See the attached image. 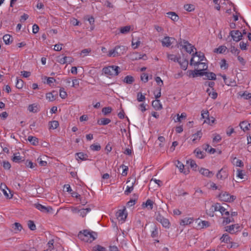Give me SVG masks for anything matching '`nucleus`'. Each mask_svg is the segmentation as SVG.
Segmentation results:
<instances>
[{
    "instance_id": "nucleus-1",
    "label": "nucleus",
    "mask_w": 251,
    "mask_h": 251,
    "mask_svg": "<svg viewBox=\"0 0 251 251\" xmlns=\"http://www.w3.org/2000/svg\"><path fill=\"white\" fill-rule=\"evenodd\" d=\"M97 233L94 231L84 230L78 234V237L81 240L85 242L91 243L97 238Z\"/></svg>"
},
{
    "instance_id": "nucleus-2",
    "label": "nucleus",
    "mask_w": 251,
    "mask_h": 251,
    "mask_svg": "<svg viewBox=\"0 0 251 251\" xmlns=\"http://www.w3.org/2000/svg\"><path fill=\"white\" fill-rule=\"evenodd\" d=\"M127 50V48L124 46H116L114 49L109 50L107 56L109 57H115L124 54Z\"/></svg>"
},
{
    "instance_id": "nucleus-3",
    "label": "nucleus",
    "mask_w": 251,
    "mask_h": 251,
    "mask_svg": "<svg viewBox=\"0 0 251 251\" xmlns=\"http://www.w3.org/2000/svg\"><path fill=\"white\" fill-rule=\"evenodd\" d=\"M120 68L115 65L105 67L102 69V73L107 77L117 75L119 73Z\"/></svg>"
},
{
    "instance_id": "nucleus-4",
    "label": "nucleus",
    "mask_w": 251,
    "mask_h": 251,
    "mask_svg": "<svg viewBox=\"0 0 251 251\" xmlns=\"http://www.w3.org/2000/svg\"><path fill=\"white\" fill-rule=\"evenodd\" d=\"M155 219L156 221L160 223L164 227L167 228H169L170 227V223L169 220L164 217L160 214L158 213L156 216Z\"/></svg>"
},
{
    "instance_id": "nucleus-5",
    "label": "nucleus",
    "mask_w": 251,
    "mask_h": 251,
    "mask_svg": "<svg viewBox=\"0 0 251 251\" xmlns=\"http://www.w3.org/2000/svg\"><path fill=\"white\" fill-rule=\"evenodd\" d=\"M212 207L215 211H219L223 216H228L229 215V212L227 209L224 206L221 205L220 203H217Z\"/></svg>"
},
{
    "instance_id": "nucleus-6",
    "label": "nucleus",
    "mask_w": 251,
    "mask_h": 251,
    "mask_svg": "<svg viewBox=\"0 0 251 251\" xmlns=\"http://www.w3.org/2000/svg\"><path fill=\"white\" fill-rule=\"evenodd\" d=\"M225 230L230 234H235L240 230V226L239 224H234L226 226Z\"/></svg>"
},
{
    "instance_id": "nucleus-7",
    "label": "nucleus",
    "mask_w": 251,
    "mask_h": 251,
    "mask_svg": "<svg viewBox=\"0 0 251 251\" xmlns=\"http://www.w3.org/2000/svg\"><path fill=\"white\" fill-rule=\"evenodd\" d=\"M127 214L126 212V209L125 208L123 209L119 210L116 214L117 219L119 221H121L122 223L125 222L126 219L127 217Z\"/></svg>"
},
{
    "instance_id": "nucleus-8",
    "label": "nucleus",
    "mask_w": 251,
    "mask_h": 251,
    "mask_svg": "<svg viewBox=\"0 0 251 251\" xmlns=\"http://www.w3.org/2000/svg\"><path fill=\"white\" fill-rule=\"evenodd\" d=\"M219 198L221 201L227 202L233 201L235 199V196L226 192L221 193L219 195Z\"/></svg>"
},
{
    "instance_id": "nucleus-9",
    "label": "nucleus",
    "mask_w": 251,
    "mask_h": 251,
    "mask_svg": "<svg viewBox=\"0 0 251 251\" xmlns=\"http://www.w3.org/2000/svg\"><path fill=\"white\" fill-rule=\"evenodd\" d=\"M34 206L38 210L43 213H50L52 211V208L50 206H45L40 203H34Z\"/></svg>"
},
{
    "instance_id": "nucleus-10",
    "label": "nucleus",
    "mask_w": 251,
    "mask_h": 251,
    "mask_svg": "<svg viewBox=\"0 0 251 251\" xmlns=\"http://www.w3.org/2000/svg\"><path fill=\"white\" fill-rule=\"evenodd\" d=\"M230 35L233 40L237 42L242 39V34L239 30H231L230 32Z\"/></svg>"
},
{
    "instance_id": "nucleus-11",
    "label": "nucleus",
    "mask_w": 251,
    "mask_h": 251,
    "mask_svg": "<svg viewBox=\"0 0 251 251\" xmlns=\"http://www.w3.org/2000/svg\"><path fill=\"white\" fill-rule=\"evenodd\" d=\"M180 46L182 47V48L184 49L185 50L189 53H191L193 51V50L196 48L194 46L190 44L188 41L184 40Z\"/></svg>"
},
{
    "instance_id": "nucleus-12",
    "label": "nucleus",
    "mask_w": 251,
    "mask_h": 251,
    "mask_svg": "<svg viewBox=\"0 0 251 251\" xmlns=\"http://www.w3.org/2000/svg\"><path fill=\"white\" fill-rule=\"evenodd\" d=\"M228 172L226 168H223L219 170L217 174V177L218 179L224 180L228 177Z\"/></svg>"
},
{
    "instance_id": "nucleus-13",
    "label": "nucleus",
    "mask_w": 251,
    "mask_h": 251,
    "mask_svg": "<svg viewBox=\"0 0 251 251\" xmlns=\"http://www.w3.org/2000/svg\"><path fill=\"white\" fill-rule=\"evenodd\" d=\"M130 58L132 60H136L141 59L146 60L147 56L146 54H141L138 52H134L130 55Z\"/></svg>"
},
{
    "instance_id": "nucleus-14",
    "label": "nucleus",
    "mask_w": 251,
    "mask_h": 251,
    "mask_svg": "<svg viewBox=\"0 0 251 251\" xmlns=\"http://www.w3.org/2000/svg\"><path fill=\"white\" fill-rule=\"evenodd\" d=\"M73 61V59L71 57L64 56L59 58L58 62L61 64H64L65 63L70 64Z\"/></svg>"
},
{
    "instance_id": "nucleus-15",
    "label": "nucleus",
    "mask_w": 251,
    "mask_h": 251,
    "mask_svg": "<svg viewBox=\"0 0 251 251\" xmlns=\"http://www.w3.org/2000/svg\"><path fill=\"white\" fill-rule=\"evenodd\" d=\"M172 40H174V38H170L168 36L165 37L161 41L162 46L167 47L170 46L172 44Z\"/></svg>"
},
{
    "instance_id": "nucleus-16",
    "label": "nucleus",
    "mask_w": 251,
    "mask_h": 251,
    "mask_svg": "<svg viewBox=\"0 0 251 251\" xmlns=\"http://www.w3.org/2000/svg\"><path fill=\"white\" fill-rule=\"evenodd\" d=\"M190 65L197 66L199 65H202V68L201 69L202 71L206 70L207 68V65L205 63H201L199 61H194L193 58H192L190 60Z\"/></svg>"
},
{
    "instance_id": "nucleus-17",
    "label": "nucleus",
    "mask_w": 251,
    "mask_h": 251,
    "mask_svg": "<svg viewBox=\"0 0 251 251\" xmlns=\"http://www.w3.org/2000/svg\"><path fill=\"white\" fill-rule=\"evenodd\" d=\"M200 173L204 176L208 177H211L214 175V173L212 172L205 168H201L200 170Z\"/></svg>"
},
{
    "instance_id": "nucleus-18",
    "label": "nucleus",
    "mask_w": 251,
    "mask_h": 251,
    "mask_svg": "<svg viewBox=\"0 0 251 251\" xmlns=\"http://www.w3.org/2000/svg\"><path fill=\"white\" fill-rule=\"evenodd\" d=\"M194 221V218H185L183 219H182L180 222V225L181 226H186L191 224Z\"/></svg>"
},
{
    "instance_id": "nucleus-19",
    "label": "nucleus",
    "mask_w": 251,
    "mask_h": 251,
    "mask_svg": "<svg viewBox=\"0 0 251 251\" xmlns=\"http://www.w3.org/2000/svg\"><path fill=\"white\" fill-rule=\"evenodd\" d=\"M201 117L203 119H205L204 121V123H207L208 124H211V122L210 121V117H209V112L206 110H202L201 111Z\"/></svg>"
},
{
    "instance_id": "nucleus-20",
    "label": "nucleus",
    "mask_w": 251,
    "mask_h": 251,
    "mask_svg": "<svg viewBox=\"0 0 251 251\" xmlns=\"http://www.w3.org/2000/svg\"><path fill=\"white\" fill-rule=\"evenodd\" d=\"M153 202L150 199H148L145 202L142 204L143 208H147L150 210L153 208Z\"/></svg>"
},
{
    "instance_id": "nucleus-21",
    "label": "nucleus",
    "mask_w": 251,
    "mask_h": 251,
    "mask_svg": "<svg viewBox=\"0 0 251 251\" xmlns=\"http://www.w3.org/2000/svg\"><path fill=\"white\" fill-rule=\"evenodd\" d=\"M223 219V224L224 225H226L230 223L234 222L233 218L232 216H230L229 215L228 216H224Z\"/></svg>"
},
{
    "instance_id": "nucleus-22",
    "label": "nucleus",
    "mask_w": 251,
    "mask_h": 251,
    "mask_svg": "<svg viewBox=\"0 0 251 251\" xmlns=\"http://www.w3.org/2000/svg\"><path fill=\"white\" fill-rule=\"evenodd\" d=\"M28 110L30 112L37 113L39 111V106L36 103L30 104L28 107Z\"/></svg>"
},
{
    "instance_id": "nucleus-23",
    "label": "nucleus",
    "mask_w": 251,
    "mask_h": 251,
    "mask_svg": "<svg viewBox=\"0 0 251 251\" xmlns=\"http://www.w3.org/2000/svg\"><path fill=\"white\" fill-rule=\"evenodd\" d=\"M231 238L227 233L223 234L222 236L220 238L221 242L225 243H228L231 242Z\"/></svg>"
},
{
    "instance_id": "nucleus-24",
    "label": "nucleus",
    "mask_w": 251,
    "mask_h": 251,
    "mask_svg": "<svg viewBox=\"0 0 251 251\" xmlns=\"http://www.w3.org/2000/svg\"><path fill=\"white\" fill-rule=\"evenodd\" d=\"M178 63L179 64L181 68L184 70H186L188 67V61L185 59H182L181 58L180 60L178 61Z\"/></svg>"
},
{
    "instance_id": "nucleus-25",
    "label": "nucleus",
    "mask_w": 251,
    "mask_h": 251,
    "mask_svg": "<svg viewBox=\"0 0 251 251\" xmlns=\"http://www.w3.org/2000/svg\"><path fill=\"white\" fill-rule=\"evenodd\" d=\"M167 15H168V17L171 19L173 21L176 22L178 20V16L175 12H169L167 13Z\"/></svg>"
},
{
    "instance_id": "nucleus-26",
    "label": "nucleus",
    "mask_w": 251,
    "mask_h": 251,
    "mask_svg": "<svg viewBox=\"0 0 251 251\" xmlns=\"http://www.w3.org/2000/svg\"><path fill=\"white\" fill-rule=\"evenodd\" d=\"M202 136V132L201 131H198L195 134H193L191 139L193 142H196L197 140H199Z\"/></svg>"
},
{
    "instance_id": "nucleus-27",
    "label": "nucleus",
    "mask_w": 251,
    "mask_h": 251,
    "mask_svg": "<svg viewBox=\"0 0 251 251\" xmlns=\"http://www.w3.org/2000/svg\"><path fill=\"white\" fill-rule=\"evenodd\" d=\"M206 92L208 94V95L211 97V98L213 99H216L217 97L218 94L216 92L214 91L213 88L211 90L210 89H207L206 90Z\"/></svg>"
},
{
    "instance_id": "nucleus-28",
    "label": "nucleus",
    "mask_w": 251,
    "mask_h": 251,
    "mask_svg": "<svg viewBox=\"0 0 251 251\" xmlns=\"http://www.w3.org/2000/svg\"><path fill=\"white\" fill-rule=\"evenodd\" d=\"M241 128L244 131L249 129L250 124L246 121H243L240 124Z\"/></svg>"
},
{
    "instance_id": "nucleus-29",
    "label": "nucleus",
    "mask_w": 251,
    "mask_h": 251,
    "mask_svg": "<svg viewBox=\"0 0 251 251\" xmlns=\"http://www.w3.org/2000/svg\"><path fill=\"white\" fill-rule=\"evenodd\" d=\"M91 209L90 208H81L80 210L79 216L84 217L86 214L89 213L90 211H91Z\"/></svg>"
},
{
    "instance_id": "nucleus-30",
    "label": "nucleus",
    "mask_w": 251,
    "mask_h": 251,
    "mask_svg": "<svg viewBox=\"0 0 251 251\" xmlns=\"http://www.w3.org/2000/svg\"><path fill=\"white\" fill-rule=\"evenodd\" d=\"M167 57L168 59L174 61L175 62H178L179 60H180V56H177L176 55L172 54H168L167 55Z\"/></svg>"
},
{
    "instance_id": "nucleus-31",
    "label": "nucleus",
    "mask_w": 251,
    "mask_h": 251,
    "mask_svg": "<svg viewBox=\"0 0 251 251\" xmlns=\"http://www.w3.org/2000/svg\"><path fill=\"white\" fill-rule=\"evenodd\" d=\"M227 48L225 46H221L218 48L215 49L214 52L215 53H224L226 51Z\"/></svg>"
},
{
    "instance_id": "nucleus-32",
    "label": "nucleus",
    "mask_w": 251,
    "mask_h": 251,
    "mask_svg": "<svg viewBox=\"0 0 251 251\" xmlns=\"http://www.w3.org/2000/svg\"><path fill=\"white\" fill-rule=\"evenodd\" d=\"M3 40L5 44L6 45H9L12 42V38L9 34L4 35L3 37Z\"/></svg>"
},
{
    "instance_id": "nucleus-33",
    "label": "nucleus",
    "mask_w": 251,
    "mask_h": 251,
    "mask_svg": "<svg viewBox=\"0 0 251 251\" xmlns=\"http://www.w3.org/2000/svg\"><path fill=\"white\" fill-rule=\"evenodd\" d=\"M27 140L33 145L36 146L38 144V140L35 137L29 136Z\"/></svg>"
},
{
    "instance_id": "nucleus-34",
    "label": "nucleus",
    "mask_w": 251,
    "mask_h": 251,
    "mask_svg": "<svg viewBox=\"0 0 251 251\" xmlns=\"http://www.w3.org/2000/svg\"><path fill=\"white\" fill-rule=\"evenodd\" d=\"M134 81V78L131 75L126 76L123 80L124 82L126 84H132Z\"/></svg>"
},
{
    "instance_id": "nucleus-35",
    "label": "nucleus",
    "mask_w": 251,
    "mask_h": 251,
    "mask_svg": "<svg viewBox=\"0 0 251 251\" xmlns=\"http://www.w3.org/2000/svg\"><path fill=\"white\" fill-rule=\"evenodd\" d=\"M12 160L16 163H20L23 161L22 157L20 156L19 152L14 154Z\"/></svg>"
},
{
    "instance_id": "nucleus-36",
    "label": "nucleus",
    "mask_w": 251,
    "mask_h": 251,
    "mask_svg": "<svg viewBox=\"0 0 251 251\" xmlns=\"http://www.w3.org/2000/svg\"><path fill=\"white\" fill-rule=\"evenodd\" d=\"M111 122V120L108 118H102L98 121L100 125H106Z\"/></svg>"
},
{
    "instance_id": "nucleus-37",
    "label": "nucleus",
    "mask_w": 251,
    "mask_h": 251,
    "mask_svg": "<svg viewBox=\"0 0 251 251\" xmlns=\"http://www.w3.org/2000/svg\"><path fill=\"white\" fill-rule=\"evenodd\" d=\"M77 156V159H80L81 160H86L87 159L88 156L86 154L83 152H78L76 153Z\"/></svg>"
},
{
    "instance_id": "nucleus-38",
    "label": "nucleus",
    "mask_w": 251,
    "mask_h": 251,
    "mask_svg": "<svg viewBox=\"0 0 251 251\" xmlns=\"http://www.w3.org/2000/svg\"><path fill=\"white\" fill-rule=\"evenodd\" d=\"M204 75L209 80H215L216 79V75L212 72L204 73Z\"/></svg>"
},
{
    "instance_id": "nucleus-39",
    "label": "nucleus",
    "mask_w": 251,
    "mask_h": 251,
    "mask_svg": "<svg viewBox=\"0 0 251 251\" xmlns=\"http://www.w3.org/2000/svg\"><path fill=\"white\" fill-rule=\"evenodd\" d=\"M198 226H199L200 228H203L209 226L210 224L208 221H201L199 223Z\"/></svg>"
},
{
    "instance_id": "nucleus-40",
    "label": "nucleus",
    "mask_w": 251,
    "mask_h": 251,
    "mask_svg": "<svg viewBox=\"0 0 251 251\" xmlns=\"http://www.w3.org/2000/svg\"><path fill=\"white\" fill-rule=\"evenodd\" d=\"M194 152L196 154V156L198 158L201 159L204 157L203 152L199 149L195 150Z\"/></svg>"
},
{
    "instance_id": "nucleus-41",
    "label": "nucleus",
    "mask_w": 251,
    "mask_h": 251,
    "mask_svg": "<svg viewBox=\"0 0 251 251\" xmlns=\"http://www.w3.org/2000/svg\"><path fill=\"white\" fill-rule=\"evenodd\" d=\"M193 57L192 58L194 57L195 56H197L199 57V60L198 61H199L200 62L202 60H203V59L204 58V55L203 53H201V52H196L195 53L193 54Z\"/></svg>"
},
{
    "instance_id": "nucleus-42",
    "label": "nucleus",
    "mask_w": 251,
    "mask_h": 251,
    "mask_svg": "<svg viewBox=\"0 0 251 251\" xmlns=\"http://www.w3.org/2000/svg\"><path fill=\"white\" fill-rule=\"evenodd\" d=\"M184 8L185 10L191 12L195 10V5L192 4H187L184 5Z\"/></svg>"
},
{
    "instance_id": "nucleus-43",
    "label": "nucleus",
    "mask_w": 251,
    "mask_h": 251,
    "mask_svg": "<svg viewBox=\"0 0 251 251\" xmlns=\"http://www.w3.org/2000/svg\"><path fill=\"white\" fill-rule=\"evenodd\" d=\"M24 82L22 79L17 78L16 83V87L17 88L19 89H22L24 86Z\"/></svg>"
},
{
    "instance_id": "nucleus-44",
    "label": "nucleus",
    "mask_w": 251,
    "mask_h": 251,
    "mask_svg": "<svg viewBox=\"0 0 251 251\" xmlns=\"http://www.w3.org/2000/svg\"><path fill=\"white\" fill-rule=\"evenodd\" d=\"M130 28V26L128 25L122 27L120 28V33L122 34H126L129 32Z\"/></svg>"
},
{
    "instance_id": "nucleus-45",
    "label": "nucleus",
    "mask_w": 251,
    "mask_h": 251,
    "mask_svg": "<svg viewBox=\"0 0 251 251\" xmlns=\"http://www.w3.org/2000/svg\"><path fill=\"white\" fill-rule=\"evenodd\" d=\"M152 105L157 109H160L162 108V105L160 104L159 100H153L152 102Z\"/></svg>"
},
{
    "instance_id": "nucleus-46",
    "label": "nucleus",
    "mask_w": 251,
    "mask_h": 251,
    "mask_svg": "<svg viewBox=\"0 0 251 251\" xmlns=\"http://www.w3.org/2000/svg\"><path fill=\"white\" fill-rule=\"evenodd\" d=\"M59 126V123L57 121H52L50 123V128L52 129H56Z\"/></svg>"
},
{
    "instance_id": "nucleus-47",
    "label": "nucleus",
    "mask_w": 251,
    "mask_h": 251,
    "mask_svg": "<svg viewBox=\"0 0 251 251\" xmlns=\"http://www.w3.org/2000/svg\"><path fill=\"white\" fill-rule=\"evenodd\" d=\"M146 99L145 95H143L141 92H138L137 94V100L139 102L144 101Z\"/></svg>"
},
{
    "instance_id": "nucleus-48",
    "label": "nucleus",
    "mask_w": 251,
    "mask_h": 251,
    "mask_svg": "<svg viewBox=\"0 0 251 251\" xmlns=\"http://www.w3.org/2000/svg\"><path fill=\"white\" fill-rule=\"evenodd\" d=\"M59 96L62 99H65L67 96V94L65 91L64 88H60L59 90Z\"/></svg>"
},
{
    "instance_id": "nucleus-49",
    "label": "nucleus",
    "mask_w": 251,
    "mask_h": 251,
    "mask_svg": "<svg viewBox=\"0 0 251 251\" xmlns=\"http://www.w3.org/2000/svg\"><path fill=\"white\" fill-rule=\"evenodd\" d=\"M177 118L175 120V122H179L181 121V119H185L186 117V114L182 113L180 115L179 114L176 115Z\"/></svg>"
},
{
    "instance_id": "nucleus-50",
    "label": "nucleus",
    "mask_w": 251,
    "mask_h": 251,
    "mask_svg": "<svg viewBox=\"0 0 251 251\" xmlns=\"http://www.w3.org/2000/svg\"><path fill=\"white\" fill-rule=\"evenodd\" d=\"M13 228L15 230V231L17 232L18 231H20L21 230V229L22 228V226L20 223H15L14 224V225H13Z\"/></svg>"
},
{
    "instance_id": "nucleus-51",
    "label": "nucleus",
    "mask_w": 251,
    "mask_h": 251,
    "mask_svg": "<svg viewBox=\"0 0 251 251\" xmlns=\"http://www.w3.org/2000/svg\"><path fill=\"white\" fill-rule=\"evenodd\" d=\"M158 232L157 228L156 226H154L153 227V230L151 231V236L152 238H155L158 236Z\"/></svg>"
},
{
    "instance_id": "nucleus-52",
    "label": "nucleus",
    "mask_w": 251,
    "mask_h": 251,
    "mask_svg": "<svg viewBox=\"0 0 251 251\" xmlns=\"http://www.w3.org/2000/svg\"><path fill=\"white\" fill-rule=\"evenodd\" d=\"M176 166L179 169L181 173H185V172L183 171L184 165L181 162L178 160L177 161V164H176Z\"/></svg>"
},
{
    "instance_id": "nucleus-53",
    "label": "nucleus",
    "mask_w": 251,
    "mask_h": 251,
    "mask_svg": "<svg viewBox=\"0 0 251 251\" xmlns=\"http://www.w3.org/2000/svg\"><path fill=\"white\" fill-rule=\"evenodd\" d=\"M27 225L29 228L31 230H34L36 229V225L31 220L28 221Z\"/></svg>"
},
{
    "instance_id": "nucleus-54",
    "label": "nucleus",
    "mask_w": 251,
    "mask_h": 251,
    "mask_svg": "<svg viewBox=\"0 0 251 251\" xmlns=\"http://www.w3.org/2000/svg\"><path fill=\"white\" fill-rule=\"evenodd\" d=\"M71 210L73 214H79L81 207L80 206L77 207L72 206L71 208Z\"/></svg>"
},
{
    "instance_id": "nucleus-55",
    "label": "nucleus",
    "mask_w": 251,
    "mask_h": 251,
    "mask_svg": "<svg viewBox=\"0 0 251 251\" xmlns=\"http://www.w3.org/2000/svg\"><path fill=\"white\" fill-rule=\"evenodd\" d=\"M112 111V108L110 107H105L102 108V112L103 114L106 115L110 113Z\"/></svg>"
},
{
    "instance_id": "nucleus-56",
    "label": "nucleus",
    "mask_w": 251,
    "mask_h": 251,
    "mask_svg": "<svg viewBox=\"0 0 251 251\" xmlns=\"http://www.w3.org/2000/svg\"><path fill=\"white\" fill-rule=\"evenodd\" d=\"M37 160L39 165L41 166H46L47 165V162L46 161L43 160L42 158L41 157H39Z\"/></svg>"
},
{
    "instance_id": "nucleus-57",
    "label": "nucleus",
    "mask_w": 251,
    "mask_h": 251,
    "mask_svg": "<svg viewBox=\"0 0 251 251\" xmlns=\"http://www.w3.org/2000/svg\"><path fill=\"white\" fill-rule=\"evenodd\" d=\"M94 251H106V249L100 245H97L93 248Z\"/></svg>"
},
{
    "instance_id": "nucleus-58",
    "label": "nucleus",
    "mask_w": 251,
    "mask_h": 251,
    "mask_svg": "<svg viewBox=\"0 0 251 251\" xmlns=\"http://www.w3.org/2000/svg\"><path fill=\"white\" fill-rule=\"evenodd\" d=\"M230 51L232 54L237 55H238L239 53L240 52L239 50H238L237 48H235L234 46H231L230 48Z\"/></svg>"
},
{
    "instance_id": "nucleus-59",
    "label": "nucleus",
    "mask_w": 251,
    "mask_h": 251,
    "mask_svg": "<svg viewBox=\"0 0 251 251\" xmlns=\"http://www.w3.org/2000/svg\"><path fill=\"white\" fill-rule=\"evenodd\" d=\"M133 190V183H132V185L131 186H127L126 190L125 191V193L126 195H128Z\"/></svg>"
},
{
    "instance_id": "nucleus-60",
    "label": "nucleus",
    "mask_w": 251,
    "mask_h": 251,
    "mask_svg": "<svg viewBox=\"0 0 251 251\" xmlns=\"http://www.w3.org/2000/svg\"><path fill=\"white\" fill-rule=\"evenodd\" d=\"M90 149L93 151H98L101 149V147L100 145L93 144L91 145Z\"/></svg>"
},
{
    "instance_id": "nucleus-61",
    "label": "nucleus",
    "mask_w": 251,
    "mask_h": 251,
    "mask_svg": "<svg viewBox=\"0 0 251 251\" xmlns=\"http://www.w3.org/2000/svg\"><path fill=\"white\" fill-rule=\"evenodd\" d=\"M120 167L122 168L123 169L122 173V175L123 176H126L127 174V171H128V167L125 166L124 165H122L121 166H120Z\"/></svg>"
},
{
    "instance_id": "nucleus-62",
    "label": "nucleus",
    "mask_w": 251,
    "mask_h": 251,
    "mask_svg": "<svg viewBox=\"0 0 251 251\" xmlns=\"http://www.w3.org/2000/svg\"><path fill=\"white\" fill-rule=\"evenodd\" d=\"M46 98L50 101H52L55 100L54 96L51 93H49L46 95Z\"/></svg>"
},
{
    "instance_id": "nucleus-63",
    "label": "nucleus",
    "mask_w": 251,
    "mask_h": 251,
    "mask_svg": "<svg viewBox=\"0 0 251 251\" xmlns=\"http://www.w3.org/2000/svg\"><path fill=\"white\" fill-rule=\"evenodd\" d=\"M72 87L77 88L79 86V81L78 79H75L72 80Z\"/></svg>"
},
{
    "instance_id": "nucleus-64",
    "label": "nucleus",
    "mask_w": 251,
    "mask_h": 251,
    "mask_svg": "<svg viewBox=\"0 0 251 251\" xmlns=\"http://www.w3.org/2000/svg\"><path fill=\"white\" fill-rule=\"evenodd\" d=\"M220 67L222 69L224 68V69H226L227 68L228 65L226 63V61L225 59H224L221 60Z\"/></svg>"
}]
</instances>
